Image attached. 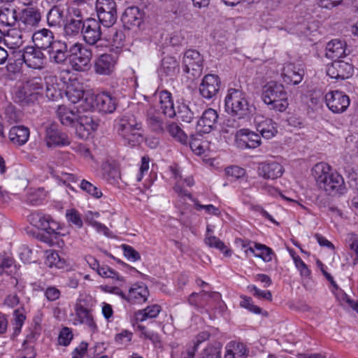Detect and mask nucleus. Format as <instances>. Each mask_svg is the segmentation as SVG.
Here are the masks:
<instances>
[{"label":"nucleus","mask_w":358,"mask_h":358,"mask_svg":"<svg viewBox=\"0 0 358 358\" xmlns=\"http://www.w3.org/2000/svg\"><path fill=\"white\" fill-rule=\"evenodd\" d=\"M224 358H246L248 350L238 341H231L225 347Z\"/></svg>","instance_id":"7c9ffc66"},{"label":"nucleus","mask_w":358,"mask_h":358,"mask_svg":"<svg viewBox=\"0 0 358 358\" xmlns=\"http://www.w3.org/2000/svg\"><path fill=\"white\" fill-rule=\"evenodd\" d=\"M205 243L210 248L220 250L226 257H229L231 255V250L228 249L225 244L216 236H210L206 237Z\"/></svg>","instance_id":"a18cd8bd"},{"label":"nucleus","mask_w":358,"mask_h":358,"mask_svg":"<svg viewBox=\"0 0 358 358\" xmlns=\"http://www.w3.org/2000/svg\"><path fill=\"white\" fill-rule=\"evenodd\" d=\"M57 229H54L53 231L51 230H43L44 232L38 235L40 241L47 243L48 245H52L57 242L58 233Z\"/></svg>","instance_id":"13d9d810"},{"label":"nucleus","mask_w":358,"mask_h":358,"mask_svg":"<svg viewBox=\"0 0 358 358\" xmlns=\"http://www.w3.org/2000/svg\"><path fill=\"white\" fill-rule=\"evenodd\" d=\"M33 40H43V44L48 43V45H52L53 35L52 32L48 29H43L41 31L36 32L32 37Z\"/></svg>","instance_id":"6e6d98bb"},{"label":"nucleus","mask_w":358,"mask_h":358,"mask_svg":"<svg viewBox=\"0 0 358 358\" xmlns=\"http://www.w3.org/2000/svg\"><path fill=\"white\" fill-rule=\"evenodd\" d=\"M19 8H2L0 9V24L3 27H14L18 24Z\"/></svg>","instance_id":"c756f323"},{"label":"nucleus","mask_w":358,"mask_h":358,"mask_svg":"<svg viewBox=\"0 0 358 358\" xmlns=\"http://www.w3.org/2000/svg\"><path fill=\"white\" fill-rule=\"evenodd\" d=\"M47 22L50 27L61 26L64 22V12L57 6L52 7L47 14Z\"/></svg>","instance_id":"79ce46f5"},{"label":"nucleus","mask_w":358,"mask_h":358,"mask_svg":"<svg viewBox=\"0 0 358 358\" xmlns=\"http://www.w3.org/2000/svg\"><path fill=\"white\" fill-rule=\"evenodd\" d=\"M178 116L182 122L190 123L194 118V111L186 104H182L178 106Z\"/></svg>","instance_id":"8fccbe9b"},{"label":"nucleus","mask_w":358,"mask_h":358,"mask_svg":"<svg viewBox=\"0 0 358 358\" xmlns=\"http://www.w3.org/2000/svg\"><path fill=\"white\" fill-rule=\"evenodd\" d=\"M96 11L99 22L106 27H112L117 20V5L114 0H96Z\"/></svg>","instance_id":"0eeeda50"},{"label":"nucleus","mask_w":358,"mask_h":358,"mask_svg":"<svg viewBox=\"0 0 358 358\" xmlns=\"http://www.w3.org/2000/svg\"><path fill=\"white\" fill-rule=\"evenodd\" d=\"M258 174L264 179L274 180L280 178L284 171L282 166L276 162H266L259 164Z\"/></svg>","instance_id":"6ab92c4d"},{"label":"nucleus","mask_w":358,"mask_h":358,"mask_svg":"<svg viewBox=\"0 0 358 358\" xmlns=\"http://www.w3.org/2000/svg\"><path fill=\"white\" fill-rule=\"evenodd\" d=\"M241 120L238 119L236 117H230L227 118L222 127V132L223 134H229V135H235L238 130H237L241 126Z\"/></svg>","instance_id":"37998d69"},{"label":"nucleus","mask_w":358,"mask_h":358,"mask_svg":"<svg viewBox=\"0 0 358 358\" xmlns=\"http://www.w3.org/2000/svg\"><path fill=\"white\" fill-rule=\"evenodd\" d=\"M8 48L9 55L15 62H24V55L25 54V48L20 49L21 46H7Z\"/></svg>","instance_id":"052dcab7"},{"label":"nucleus","mask_w":358,"mask_h":358,"mask_svg":"<svg viewBox=\"0 0 358 358\" xmlns=\"http://www.w3.org/2000/svg\"><path fill=\"white\" fill-rule=\"evenodd\" d=\"M318 28V22L316 21H308L307 19L303 20L302 22H299L290 31L292 34H297L299 36H308L310 33L316 31Z\"/></svg>","instance_id":"473e14b6"},{"label":"nucleus","mask_w":358,"mask_h":358,"mask_svg":"<svg viewBox=\"0 0 358 358\" xmlns=\"http://www.w3.org/2000/svg\"><path fill=\"white\" fill-rule=\"evenodd\" d=\"M55 78L56 79L57 78V77ZM58 79L62 82L64 85L63 88H66L67 85L74 84V81H78L74 77V74L69 69H62L59 73Z\"/></svg>","instance_id":"864d4df0"},{"label":"nucleus","mask_w":358,"mask_h":358,"mask_svg":"<svg viewBox=\"0 0 358 358\" xmlns=\"http://www.w3.org/2000/svg\"><path fill=\"white\" fill-rule=\"evenodd\" d=\"M115 129L125 145L134 146L143 140L142 123L133 114L118 117L115 121Z\"/></svg>","instance_id":"f257e3e1"},{"label":"nucleus","mask_w":358,"mask_h":358,"mask_svg":"<svg viewBox=\"0 0 358 358\" xmlns=\"http://www.w3.org/2000/svg\"><path fill=\"white\" fill-rule=\"evenodd\" d=\"M194 202V208L197 210H204L207 214L219 216L220 211L218 208L212 204L203 205L199 203L197 199H192Z\"/></svg>","instance_id":"4d7b16f0"},{"label":"nucleus","mask_w":358,"mask_h":358,"mask_svg":"<svg viewBox=\"0 0 358 358\" xmlns=\"http://www.w3.org/2000/svg\"><path fill=\"white\" fill-rule=\"evenodd\" d=\"M200 358H221V348L218 346H207L201 352Z\"/></svg>","instance_id":"bf43d9fd"},{"label":"nucleus","mask_w":358,"mask_h":358,"mask_svg":"<svg viewBox=\"0 0 358 358\" xmlns=\"http://www.w3.org/2000/svg\"><path fill=\"white\" fill-rule=\"evenodd\" d=\"M28 220L34 227L41 230L58 229L59 225L50 215L43 214L41 212H33L28 216Z\"/></svg>","instance_id":"dca6fc26"},{"label":"nucleus","mask_w":358,"mask_h":358,"mask_svg":"<svg viewBox=\"0 0 358 358\" xmlns=\"http://www.w3.org/2000/svg\"><path fill=\"white\" fill-rule=\"evenodd\" d=\"M353 65L343 60L334 61L327 67V75L336 81H342L352 76Z\"/></svg>","instance_id":"6e6552de"},{"label":"nucleus","mask_w":358,"mask_h":358,"mask_svg":"<svg viewBox=\"0 0 358 358\" xmlns=\"http://www.w3.org/2000/svg\"><path fill=\"white\" fill-rule=\"evenodd\" d=\"M143 13L136 6L128 7L123 13L121 20L124 28L130 29L132 27H138L143 22Z\"/></svg>","instance_id":"a211bd4d"},{"label":"nucleus","mask_w":358,"mask_h":358,"mask_svg":"<svg viewBox=\"0 0 358 358\" xmlns=\"http://www.w3.org/2000/svg\"><path fill=\"white\" fill-rule=\"evenodd\" d=\"M245 252L246 255H248L249 252L253 254L265 262H271L273 255V252L270 248L260 243H255V248L250 247Z\"/></svg>","instance_id":"f704fd0d"},{"label":"nucleus","mask_w":358,"mask_h":358,"mask_svg":"<svg viewBox=\"0 0 358 358\" xmlns=\"http://www.w3.org/2000/svg\"><path fill=\"white\" fill-rule=\"evenodd\" d=\"M303 76L304 70L292 63L286 64L282 69L283 82L287 85H298L302 81Z\"/></svg>","instance_id":"f3484780"},{"label":"nucleus","mask_w":358,"mask_h":358,"mask_svg":"<svg viewBox=\"0 0 358 358\" xmlns=\"http://www.w3.org/2000/svg\"><path fill=\"white\" fill-rule=\"evenodd\" d=\"M165 131H167L171 137L182 144L187 143V136L177 123L173 122H166Z\"/></svg>","instance_id":"4c0bfd02"},{"label":"nucleus","mask_w":358,"mask_h":358,"mask_svg":"<svg viewBox=\"0 0 358 358\" xmlns=\"http://www.w3.org/2000/svg\"><path fill=\"white\" fill-rule=\"evenodd\" d=\"M257 131L262 137L270 139L278 132L276 124L270 118H266L257 124Z\"/></svg>","instance_id":"72a5a7b5"},{"label":"nucleus","mask_w":358,"mask_h":358,"mask_svg":"<svg viewBox=\"0 0 358 358\" xmlns=\"http://www.w3.org/2000/svg\"><path fill=\"white\" fill-rule=\"evenodd\" d=\"M183 71L188 74H190L192 78L199 77L203 71V63L201 64H192L191 65H183Z\"/></svg>","instance_id":"774afa93"},{"label":"nucleus","mask_w":358,"mask_h":358,"mask_svg":"<svg viewBox=\"0 0 358 358\" xmlns=\"http://www.w3.org/2000/svg\"><path fill=\"white\" fill-rule=\"evenodd\" d=\"M218 113L213 108L204 110L200 119L197 121L196 129L198 133L209 134L216 128L218 121Z\"/></svg>","instance_id":"4468645a"},{"label":"nucleus","mask_w":358,"mask_h":358,"mask_svg":"<svg viewBox=\"0 0 358 358\" xmlns=\"http://www.w3.org/2000/svg\"><path fill=\"white\" fill-rule=\"evenodd\" d=\"M221 87V81L218 76L215 74L206 75L199 85V93L206 99L216 97Z\"/></svg>","instance_id":"9b49d317"},{"label":"nucleus","mask_w":358,"mask_h":358,"mask_svg":"<svg viewBox=\"0 0 358 358\" xmlns=\"http://www.w3.org/2000/svg\"><path fill=\"white\" fill-rule=\"evenodd\" d=\"M80 188L95 198H100L102 196L101 192L87 180H82L80 183Z\"/></svg>","instance_id":"680f3d73"},{"label":"nucleus","mask_w":358,"mask_h":358,"mask_svg":"<svg viewBox=\"0 0 358 358\" xmlns=\"http://www.w3.org/2000/svg\"><path fill=\"white\" fill-rule=\"evenodd\" d=\"M29 129L24 126L13 127L9 131L10 141L17 145L25 144L29 140Z\"/></svg>","instance_id":"c85d7f7f"},{"label":"nucleus","mask_w":358,"mask_h":358,"mask_svg":"<svg viewBox=\"0 0 358 358\" xmlns=\"http://www.w3.org/2000/svg\"><path fill=\"white\" fill-rule=\"evenodd\" d=\"M115 58L108 54L101 55L95 63L96 72L101 75H109L114 69Z\"/></svg>","instance_id":"393cba45"},{"label":"nucleus","mask_w":358,"mask_h":358,"mask_svg":"<svg viewBox=\"0 0 358 358\" xmlns=\"http://www.w3.org/2000/svg\"><path fill=\"white\" fill-rule=\"evenodd\" d=\"M103 178L110 184L118 182L120 179V172L118 167L106 163L102 166Z\"/></svg>","instance_id":"ea45409f"},{"label":"nucleus","mask_w":358,"mask_h":358,"mask_svg":"<svg viewBox=\"0 0 358 358\" xmlns=\"http://www.w3.org/2000/svg\"><path fill=\"white\" fill-rule=\"evenodd\" d=\"M43 54L39 46H25L24 62L29 68L34 69L43 67Z\"/></svg>","instance_id":"412c9836"},{"label":"nucleus","mask_w":358,"mask_h":358,"mask_svg":"<svg viewBox=\"0 0 358 358\" xmlns=\"http://www.w3.org/2000/svg\"><path fill=\"white\" fill-rule=\"evenodd\" d=\"M203 63V57L199 52L196 50H188L185 52L183 57V65H191L192 64Z\"/></svg>","instance_id":"09e8293b"},{"label":"nucleus","mask_w":358,"mask_h":358,"mask_svg":"<svg viewBox=\"0 0 358 358\" xmlns=\"http://www.w3.org/2000/svg\"><path fill=\"white\" fill-rule=\"evenodd\" d=\"M92 300L90 296L80 299L76 304L75 312L79 322L87 325L92 331H94L96 329V324L93 319L91 310L86 303Z\"/></svg>","instance_id":"f8f14e48"},{"label":"nucleus","mask_w":358,"mask_h":358,"mask_svg":"<svg viewBox=\"0 0 358 358\" xmlns=\"http://www.w3.org/2000/svg\"><path fill=\"white\" fill-rule=\"evenodd\" d=\"M57 115L61 123L65 126H75L78 119V112L65 106H59Z\"/></svg>","instance_id":"cd10ccee"},{"label":"nucleus","mask_w":358,"mask_h":358,"mask_svg":"<svg viewBox=\"0 0 358 358\" xmlns=\"http://www.w3.org/2000/svg\"><path fill=\"white\" fill-rule=\"evenodd\" d=\"M45 264L49 267L63 268L65 261L59 257L57 252H52L47 256Z\"/></svg>","instance_id":"5fc2aeb1"},{"label":"nucleus","mask_w":358,"mask_h":358,"mask_svg":"<svg viewBox=\"0 0 358 358\" xmlns=\"http://www.w3.org/2000/svg\"><path fill=\"white\" fill-rule=\"evenodd\" d=\"M293 259L295 266L300 272L301 276L302 278H308L311 274V271L301 257L299 256H296L293 257Z\"/></svg>","instance_id":"e2e57ef3"},{"label":"nucleus","mask_w":358,"mask_h":358,"mask_svg":"<svg viewBox=\"0 0 358 358\" xmlns=\"http://www.w3.org/2000/svg\"><path fill=\"white\" fill-rule=\"evenodd\" d=\"M160 109L162 113L164 116L172 118L176 116V113L174 109L173 102L172 100L171 94L166 91H161L159 94Z\"/></svg>","instance_id":"bb28decb"},{"label":"nucleus","mask_w":358,"mask_h":358,"mask_svg":"<svg viewBox=\"0 0 358 358\" xmlns=\"http://www.w3.org/2000/svg\"><path fill=\"white\" fill-rule=\"evenodd\" d=\"M236 145L241 149H255L261 145L259 135L248 129H241L236 133Z\"/></svg>","instance_id":"ddd939ff"},{"label":"nucleus","mask_w":358,"mask_h":358,"mask_svg":"<svg viewBox=\"0 0 358 358\" xmlns=\"http://www.w3.org/2000/svg\"><path fill=\"white\" fill-rule=\"evenodd\" d=\"M66 96L73 103L80 101L84 96V90L79 81H74V84L67 85L65 88Z\"/></svg>","instance_id":"e433bc0d"},{"label":"nucleus","mask_w":358,"mask_h":358,"mask_svg":"<svg viewBox=\"0 0 358 358\" xmlns=\"http://www.w3.org/2000/svg\"><path fill=\"white\" fill-rule=\"evenodd\" d=\"M227 113L239 120L248 118L255 110L246 98L245 93L238 89L230 88L224 100Z\"/></svg>","instance_id":"20e7f679"},{"label":"nucleus","mask_w":358,"mask_h":358,"mask_svg":"<svg viewBox=\"0 0 358 358\" xmlns=\"http://www.w3.org/2000/svg\"><path fill=\"white\" fill-rule=\"evenodd\" d=\"M347 46H330L329 48H326L325 55L327 58L334 61H338V59L345 56Z\"/></svg>","instance_id":"de8ad7c7"},{"label":"nucleus","mask_w":358,"mask_h":358,"mask_svg":"<svg viewBox=\"0 0 358 358\" xmlns=\"http://www.w3.org/2000/svg\"><path fill=\"white\" fill-rule=\"evenodd\" d=\"M318 185L329 194H343L345 184L343 176L338 172L330 173V166L324 162L315 165L312 169Z\"/></svg>","instance_id":"7ed1b4c3"},{"label":"nucleus","mask_w":358,"mask_h":358,"mask_svg":"<svg viewBox=\"0 0 358 358\" xmlns=\"http://www.w3.org/2000/svg\"><path fill=\"white\" fill-rule=\"evenodd\" d=\"M162 113L154 108H150L147 111V124L148 127L157 134L165 132V125Z\"/></svg>","instance_id":"b1692460"},{"label":"nucleus","mask_w":358,"mask_h":358,"mask_svg":"<svg viewBox=\"0 0 358 358\" xmlns=\"http://www.w3.org/2000/svg\"><path fill=\"white\" fill-rule=\"evenodd\" d=\"M66 216L69 222L75 224L78 228L83 227V220L80 214L75 209L67 210Z\"/></svg>","instance_id":"338daca9"},{"label":"nucleus","mask_w":358,"mask_h":358,"mask_svg":"<svg viewBox=\"0 0 358 358\" xmlns=\"http://www.w3.org/2000/svg\"><path fill=\"white\" fill-rule=\"evenodd\" d=\"M56 78L49 77L46 79L45 94L49 99L55 100L61 96L60 88L58 85H55Z\"/></svg>","instance_id":"49530a36"},{"label":"nucleus","mask_w":358,"mask_h":358,"mask_svg":"<svg viewBox=\"0 0 358 358\" xmlns=\"http://www.w3.org/2000/svg\"><path fill=\"white\" fill-rule=\"evenodd\" d=\"M83 38L87 45H95L101 38L99 22L93 18L87 20V25H83Z\"/></svg>","instance_id":"aec40b11"},{"label":"nucleus","mask_w":358,"mask_h":358,"mask_svg":"<svg viewBox=\"0 0 358 358\" xmlns=\"http://www.w3.org/2000/svg\"><path fill=\"white\" fill-rule=\"evenodd\" d=\"M345 173L348 178V185L357 194L352 199V206L358 209V173L350 167L345 168Z\"/></svg>","instance_id":"c9c22d12"},{"label":"nucleus","mask_w":358,"mask_h":358,"mask_svg":"<svg viewBox=\"0 0 358 358\" xmlns=\"http://www.w3.org/2000/svg\"><path fill=\"white\" fill-rule=\"evenodd\" d=\"M18 26L24 29L33 27L38 24L41 15L34 8H19Z\"/></svg>","instance_id":"2eb2a0df"},{"label":"nucleus","mask_w":358,"mask_h":358,"mask_svg":"<svg viewBox=\"0 0 358 358\" xmlns=\"http://www.w3.org/2000/svg\"><path fill=\"white\" fill-rule=\"evenodd\" d=\"M201 135L200 133L191 135L189 142V147L192 152L199 155L203 154L205 151L204 147L201 141Z\"/></svg>","instance_id":"3c124183"},{"label":"nucleus","mask_w":358,"mask_h":358,"mask_svg":"<svg viewBox=\"0 0 358 358\" xmlns=\"http://www.w3.org/2000/svg\"><path fill=\"white\" fill-rule=\"evenodd\" d=\"M262 99L268 109L275 111L283 112L289 106L287 93L284 86L274 81L264 85Z\"/></svg>","instance_id":"39448f33"},{"label":"nucleus","mask_w":358,"mask_h":358,"mask_svg":"<svg viewBox=\"0 0 358 358\" xmlns=\"http://www.w3.org/2000/svg\"><path fill=\"white\" fill-rule=\"evenodd\" d=\"M160 311L161 306L157 304H154L137 311L135 315L137 320L143 322L148 319L156 317Z\"/></svg>","instance_id":"a19ab883"},{"label":"nucleus","mask_w":358,"mask_h":358,"mask_svg":"<svg viewBox=\"0 0 358 358\" xmlns=\"http://www.w3.org/2000/svg\"><path fill=\"white\" fill-rule=\"evenodd\" d=\"M94 102L96 108L105 113H111L116 109V100L108 92L96 95Z\"/></svg>","instance_id":"5701e85b"},{"label":"nucleus","mask_w":358,"mask_h":358,"mask_svg":"<svg viewBox=\"0 0 358 358\" xmlns=\"http://www.w3.org/2000/svg\"><path fill=\"white\" fill-rule=\"evenodd\" d=\"M69 53V60L72 67L78 71H84L90 62L91 51L85 46H72Z\"/></svg>","instance_id":"1a4fd4ad"},{"label":"nucleus","mask_w":358,"mask_h":358,"mask_svg":"<svg viewBox=\"0 0 358 358\" xmlns=\"http://www.w3.org/2000/svg\"><path fill=\"white\" fill-rule=\"evenodd\" d=\"M161 71L166 76H174L179 72V62L173 57H165L162 60Z\"/></svg>","instance_id":"58836bf2"},{"label":"nucleus","mask_w":358,"mask_h":358,"mask_svg":"<svg viewBox=\"0 0 358 358\" xmlns=\"http://www.w3.org/2000/svg\"><path fill=\"white\" fill-rule=\"evenodd\" d=\"M45 196L43 189H30L26 196L25 202L31 206H38L43 202Z\"/></svg>","instance_id":"c03bdc74"},{"label":"nucleus","mask_w":358,"mask_h":358,"mask_svg":"<svg viewBox=\"0 0 358 358\" xmlns=\"http://www.w3.org/2000/svg\"><path fill=\"white\" fill-rule=\"evenodd\" d=\"M20 83L15 92L14 101L22 106L34 104L42 95L43 83L41 77L24 73Z\"/></svg>","instance_id":"f03ea898"},{"label":"nucleus","mask_w":358,"mask_h":358,"mask_svg":"<svg viewBox=\"0 0 358 358\" xmlns=\"http://www.w3.org/2000/svg\"><path fill=\"white\" fill-rule=\"evenodd\" d=\"M225 173L227 176L234 179H239L245 177V170L238 166H231L225 169Z\"/></svg>","instance_id":"0e129e2a"},{"label":"nucleus","mask_w":358,"mask_h":358,"mask_svg":"<svg viewBox=\"0 0 358 358\" xmlns=\"http://www.w3.org/2000/svg\"><path fill=\"white\" fill-rule=\"evenodd\" d=\"M327 106L334 113H341L347 110L350 100L348 95L341 91H331L325 96Z\"/></svg>","instance_id":"9d476101"},{"label":"nucleus","mask_w":358,"mask_h":358,"mask_svg":"<svg viewBox=\"0 0 358 358\" xmlns=\"http://www.w3.org/2000/svg\"><path fill=\"white\" fill-rule=\"evenodd\" d=\"M148 290L143 284H134L127 294V301L130 303H142L147 300Z\"/></svg>","instance_id":"a878e982"},{"label":"nucleus","mask_w":358,"mask_h":358,"mask_svg":"<svg viewBox=\"0 0 358 358\" xmlns=\"http://www.w3.org/2000/svg\"><path fill=\"white\" fill-rule=\"evenodd\" d=\"M48 52L50 54V59H53L56 63H62L64 62L68 57H69L67 46H63L62 49L48 50Z\"/></svg>","instance_id":"603ef678"},{"label":"nucleus","mask_w":358,"mask_h":358,"mask_svg":"<svg viewBox=\"0 0 358 358\" xmlns=\"http://www.w3.org/2000/svg\"><path fill=\"white\" fill-rule=\"evenodd\" d=\"M242 300L240 302V306L244 308L248 309L251 313L255 314H260L262 308L253 303L252 298L249 296L241 297Z\"/></svg>","instance_id":"69168bd1"},{"label":"nucleus","mask_w":358,"mask_h":358,"mask_svg":"<svg viewBox=\"0 0 358 358\" xmlns=\"http://www.w3.org/2000/svg\"><path fill=\"white\" fill-rule=\"evenodd\" d=\"M98 127V122L95 121L92 117L87 115H78L76 124V131L81 135V131H86L88 135L91 131H95ZM85 134H82L83 137Z\"/></svg>","instance_id":"2f4dec72"},{"label":"nucleus","mask_w":358,"mask_h":358,"mask_svg":"<svg viewBox=\"0 0 358 358\" xmlns=\"http://www.w3.org/2000/svg\"><path fill=\"white\" fill-rule=\"evenodd\" d=\"M45 141L48 147L64 146L70 143L66 134L61 132L55 124H51L46 128Z\"/></svg>","instance_id":"4be33fe9"},{"label":"nucleus","mask_w":358,"mask_h":358,"mask_svg":"<svg viewBox=\"0 0 358 358\" xmlns=\"http://www.w3.org/2000/svg\"><path fill=\"white\" fill-rule=\"evenodd\" d=\"M188 303L201 313H209L214 303H219L220 308L222 303L219 292H207L204 290L199 293H192L188 298Z\"/></svg>","instance_id":"423d86ee"}]
</instances>
